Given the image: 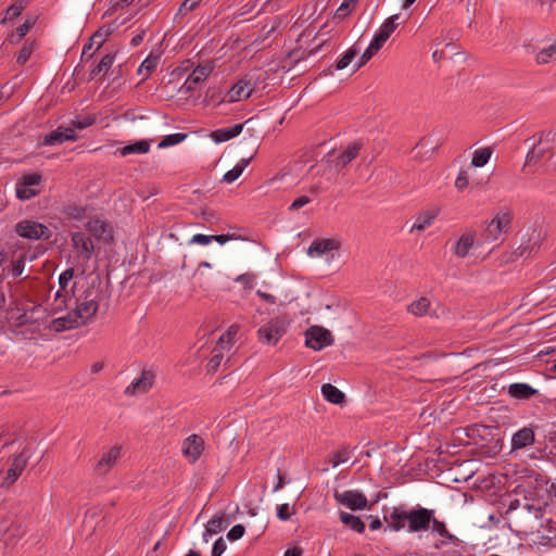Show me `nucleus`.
I'll return each instance as SVG.
<instances>
[{
  "instance_id": "32",
  "label": "nucleus",
  "mask_w": 556,
  "mask_h": 556,
  "mask_svg": "<svg viewBox=\"0 0 556 556\" xmlns=\"http://www.w3.org/2000/svg\"><path fill=\"white\" fill-rule=\"evenodd\" d=\"M228 525L224 515H215L206 525L203 536H212L223 531Z\"/></svg>"
},
{
  "instance_id": "17",
  "label": "nucleus",
  "mask_w": 556,
  "mask_h": 556,
  "mask_svg": "<svg viewBox=\"0 0 556 556\" xmlns=\"http://www.w3.org/2000/svg\"><path fill=\"white\" fill-rule=\"evenodd\" d=\"M121 456V447L113 446L104 452L94 465V472L99 476L106 475L113 468Z\"/></svg>"
},
{
  "instance_id": "62",
  "label": "nucleus",
  "mask_w": 556,
  "mask_h": 556,
  "mask_svg": "<svg viewBox=\"0 0 556 556\" xmlns=\"http://www.w3.org/2000/svg\"><path fill=\"white\" fill-rule=\"evenodd\" d=\"M226 543L223 538H219L215 541L213 548H212V555L211 556H222V554L226 551Z\"/></svg>"
},
{
  "instance_id": "5",
  "label": "nucleus",
  "mask_w": 556,
  "mask_h": 556,
  "mask_svg": "<svg viewBox=\"0 0 556 556\" xmlns=\"http://www.w3.org/2000/svg\"><path fill=\"white\" fill-rule=\"evenodd\" d=\"M288 324L282 317H275L257 330L258 341L263 344L275 345L287 331Z\"/></svg>"
},
{
  "instance_id": "51",
  "label": "nucleus",
  "mask_w": 556,
  "mask_h": 556,
  "mask_svg": "<svg viewBox=\"0 0 556 556\" xmlns=\"http://www.w3.org/2000/svg\"><path fill=\"white\" fill-rule=\"evenodd\" d=\"M293 514L294 509L289 504H281L277 506V516L280 520H288Z\"/></svg>"
},
{
  "instance_id": "58",
  "label": "nucleus",
  "mask_w": 556,
  "mask_h": 556,
  "mask_svg": "<svg viewBox=\"0 0 556 556\" xmlns=\"http://www.w3.org/2000/svg\"><path fill=\"white\" fill-rule=\"evenodd\" d=\"M66 296L61 293V290H59L55 293V304L52 308L53 313H58L66 308Z\"/></svg>"
},
{
  "instance_id": "29",
  "label": "nucleus",
  "mask_w": 556,
  "mask_h": 556,
  "mask_svg": "<svg viewBox=\"0 0 556 556\" xmlns=\"http://www.w3.org/2000/svg\"><path fill=\"white\" fill-rule=\"evenodd\" d=\"M475 236L473 233H464L455 244L454 253L458 257H466L473 247Z\"/></svg>"
},
{
  "instance_id": "57",
  "label": "nucleus",
  "mask_w": 556,
  "mask_h": 556,
  "mask_svg": "<svg viewBox=\"0 0 556 556\" xmlns=\"http://www.w3.org/2000/svg\"><path fill=\"white\" fill-rule=\"evenodd\" d=\"M33 53V46L29 45V46H24L20 52H18V55H17V59H16V62L18 64H25L28 59L30 58Z\"/></svg>"
},
{
  "instance_id": "50",
  "label": "nucleus",
  "mask_w": 556,
  "mask_h": 556,
  "mask_svg": "<svg viewBox=\"0 0 556 556\" xmlns=\"http://www.w3.org/2000/svg\"><path fill=\"white\" fill-rule=\"evenodd\" d=\"M468 184H469V176H468V173H467V170L462 169V170L458 173V176L456 177V180H455V188H456L458 191H464V190L468 187Z\"/></svg>"
},
{
  "instance_id": "7",
  "label": "nucleus",
  "mask_w": 556,
  "mask_h": 556,
  "mask_svg": "<svg viewBox=\"0 0 556 556\" xmlns=\"http://www.w3.org/2000/svg\"><path fill=\"white\" fill-rule=\"evenodd\" d=\"M332 343L333 337L331 332L324 327L312 326L305 331V344L315 351H320L332 345Z\"/></svg>"
},
{
  "instance_id": "41",
  "label": "nucleus",
  "mask_w": 556,
  "mask_h": 556,
  "mask_svg": "<svg viewBox=\"0 0 556 556\" xmlns=\"http://www.w3.org/2000/svg\"><path fill=\"white\" fill-rule=\"evenodd\" d=\"M399 17V14H394L387 18L384 23L380 26L378 34L381 35L386 40H388L391 34L396 29L399 25L396 22Z\"/></svg>"
},
{
  "instance_id": "21",
  "label": "nucleus",
  "mask_w": 556,
  "mask_h": 556,
  "mask_svg": "<svg viewBox=\"0 0 556 556\" xmlns=\"http://www.w3.org/2000/svg\"><path fill=\"white\" fill-rule=\"evenodd\" d=\"M153 374L151 371H142L141 377L132 381L125 390L128 395L146 393L153 384Z\"/></svg>"
},
{
  "instance_id": "30",
  "label": "nucleus",
  "mask_w": 556,
  "mask_h": 556,
  "mask_svg": "<svg viewBox=\"0 0 556 556\" xmlns=\"http://www.w3.org/2000/svg\"><path fill=\"white\" fill-rule=\"evenodd\" d=\"M406 510H401L399 508H394L389 516V519H386L388 521V528L392 531H401L405 528L406 519Z\"/></svg>"
},
{
  "instance_id": "26",
  "label": "nucleus",
  "mask_w": 556,
  "mask_h": 556,
  "mask_svg": "<svg viewBox=\"0 0 556 556\" xmlns=\"http://www.w3.org/2000/svg\"><path fill=\"white\" fill-rule=\"evenodd\" d=\"M362 144L359 142L350 143L346 149L339 155L336 167L343 168L349 165L359 153Z\"/></svg>"
},
{
  "instance_id": "18",
  "label": "nucleus",
  "mask_w": 556,
  "mask_h": 556,
  "mask_svg": "<svg viewBox=\"0 0 556 556\" xmlns=\"http://www.w3.org/2000/svg\"><path fill=\"white\" fill-rule=\"evenodd\" d=\"M86 229L96 240L108 242L113 238L109 224L99 217L90 218Z\"/></svg>"
},
{
  "instance_id": "64",
  "label": "nucleus",
  "mask_w": 556,
  "mask_h": 556,
  "mask_svg": "<svg viewBox=\"0 0 556 556\" xmlns=\"http://www.w3.org/2000/svg\"><path fill=\"white\" fill-rule=\"evenodd\" d=\"M24 266H25V262L23 258H18L16 261H14L12 264V269H11L12 276L13 277L21 276L24 270Z\"/></svg>"
},
{
  "instance_id": "1",
  "label": "nucleus",
  "mask_w": 556,
  "mask_h": 556,
  "mask_svg": "<svg viewBox=\"0 0 556 556\" xmlns=\"http://www.w3.org/2000/svg\"><path fill=\"white\" fill-rule=\"evenodd\" d=\"M544 240V233L536 227H528L520 231V242L518 247L501 256V264L517 262L519 258H528L538 253Z\"/></svg>"
},
{
  "instance_id": "34",
  "label": "nucleus",
  "mask_w": 556,
  "mask_h": 556,
  "mask_svg": "<svg viewBox=\"0 0 556 556\" xmlns=\"http://www.w3.org/2000/svg\"><path fill=\"white\" fill-rule=\"evenodd\" d=\"M253 159V155L250 157L241 159L230 170L226 172L223 181L227 184H232L235 180H237L241 174L243 173L244 168L249 165L250 161Z\"/></svg>"
},
{
  "instance_id": "60",
  "label": "nucleus",
  "mask_w": 556,
  "mask_h": 556,
  "mask_svg": "<svg viewBox=\"0 0 556 556\" xmlns=\"http://www.w3.org/2000/svg\"><path fill=\"white\" fill-rule=\"evenodd\" d=\"M386 41L387 40L381 35H379L377 33L375 35L374 39L371 40V42L369 43L368 48H369V50L377 53L381 49V47L384 45Z\"/></svg>"
},
{
  "instance_id": "49",
  "label": "nucleus",
  "mask_w": 556,
  "mask_h": 556,
  "mask_svg": "<svg viewBox=\"0 0 556 556\" xmlns=\"http://www.w3.org/2000/svg\"><path fill=\"white\" fill-rule=\"evenodd\" d=\"M356 0H344L342 4L337 9L334 17L344 18L355 7Z\"/></svg>"
},
{
  "instance_id": "19",
  "label": "nucleus",
  "mask_w": 556,
  "mask_h": 556,
  "mask_svg": "<svg viewBox=\"0 0 556 556\" xmlns=\"http://www.w3.org/2000/svg\"><path fill=\"white\" fill-rule=\"evenodd\" d=\"M77 139L73 127H58L43 138L45 146H55L65 141H75Z\"/></svg>"
},
{
  "instance_id": "23",
  "label": "nucleus",
  "mask_w": 556,
  "mask_h": 556,
  "mask_svg": "<svg viewBox=\"0 0 556 556\" xmlns=\"http://www.w3.org/2000/svg\"><path fill=\"white\" fill-rule=\"evenodd\" d=\"M243 124H236L229 127L219 128L211 132V139L216 143L228 141L242 132Z\"/></svg>"
},
{
  "instance_id": "40",
  "label": "nucleus",
  "mask_w": 556,
  "mask_h": 556,
  "mask_svg": "<svg viewBox=\"0 0 556 556\" xmlns=\"http://www.w3.org/2000/svg\"><path fill=\"white\" fill-rule=\"evenodd\" d=\"M430 526H431V529L433 532H437L440 536L444 538L446 541H450V542L457 541V538L447 530L445 523L443 521L438 520L434 516H433V519L431 520Z\"/></svg>"
},
{
  "instance_id": "39",
  "label": "nucleus",
  "mask_w": 556,
  "mask_h": 556,
  "mask_svg": "<svg viewBox=\"0 0 556 556\" xmlns=\"http://www.w3.org/2000/svg\"><path fill=\"white\" fill-rule=\"evenodd\" d=\"M553 61H556V41L541 49L535 55V62L541 65Z\"/></svg>"
},
{
  "instance_id": "43",
  "label": "nucleus",
  "mask_w": 556,
  "mask_h": 556,
  "mask_svg": "<svg viewBox=\"0 0 556 556\" xmlns=\"http://www.w3.org/2000/svg\"><path fill=\"white\" fill-rule=\"evenodd\" d=\"M430 306V301L427 298H420L419 300L413 302L408 306V311L415 316H424L427 314L428 308Z\"/></svg>"
},
{
  "instance_id": "6",
  "label": "nucleus",
  "mask_w": 556,
  "mask_h": 556,
  "mask_svg": "<svg viewBox=\"0 0 556 556\" xmlns=\"http://www.w3.org/2000/svg\"><path fill=\"white\" fill-rule=\"evenodd\" d=\"M434 511L425 507H417L412 510H406L407 531L410 533L428 531L430 529L431 520L433 519Z\"/></svg>"
},
{
  "instance_id": "9",
  "label": "nucleus",
  "mask_w": 556,
  "mask_h": 556,
  "mask_svg": "<svg viewBox=\"0 0 556 556\" xmlns=\"http://www.w3.org/2000/svg\"><path fill=\"white\" fill-rule=\"evenodd\" d=\"M30 453L27 447L23 448L17 455H15L12 459L11 466L7 471V476L2 481V486H10L13 484L18 477L22 475L24 469L27 466Z\"/></svg>"
},
{
  "instance_id": "33",
  "label": "nucleus",
  "mask_w": 556,
  "mask_h": 556,
  "mask_svg": "<svg viewBox=\"0 0 556 556\" xmlns=\"http://www.w3.org/2000/svg\"><path fill=\"white\" fill-rule=\"evenodd\" d=\"M340 521L357 533H363L365 531L364 521L359 517L350 513L341 511Z\"/></svg>"
},
{
  "instance_id": "36",
  "label": "nucleus",
  "mask_w": 556,
  "mask_h": 556,
  "mask_svg": "<svg viewBox=\"0 0 556 556\" xmlns=\"http://www.w3.org/2000/svg\"><path fill=\"white\" fill-rule=\"evenodd\" d=\"M115 59V53H106L102 56L100 62L90 71V76L97 77L101 74L105 75L112 67Z\"/></svg>"
},
{
  "instance_id": "11",
  "label": "nucleus",
  "mask_w": 556,
  "mask_h": 556,
  "mask_svg": "<svg viewBox=\"0 0 556 556\" xmlns=\"http://www.w3.org/2000/svg\"><path fill=\"white\" fill-rule=\"evenodd\" d=\"M205 442L202 437L191 434L182 442V455L190 462L195 463L204 451Z\"/></svg>"
},
{
  "instance_id": "61",
  "label": "nucleus",
  "mask_w": 556,
  "mask_h": 556,
  "mask_svg": "<svg viewBox=\"0 0 556 556\" xmlns=\"http://www.w3.org/2000/svg\"><path fill=\"white\" fill-rule=\"evenodd\" d=\"M41 180V176L38 175V174H28V175H25L21 181L24 182V185L26 186H30L31 188H35L36 186L39 185Z\"/></svg>"
},
{
  "instance_id": "59",
  "label": "nucleus",
  "mask_w": 556,
  "mask_h": 556,
  "mask_svg": "<svg viewBox=\"0 0 556 556\" xmlns=\"http://www.w3.org/2000/svg\"><path fill=\"white\" fill-rule=\"evenodd\" d=\"M202 0H185L179 7V13H187L193 11Z\"/></svg>"
},
{
  "instance_id": "28",
  "label": "nucleus",
  "mask_w": 556,
  "mask_h": 556,
  "mask_svg": "<svg viewBox=\"0 0 556 556\" xmlns=\"http://www.w3.org/2000/svg\"><path fill=\"white\" fill-rule=\"evenodd\" d=\"M438 214H439V208H432V210L420 213L416 217V222L412 226L410 231L425 230L427 227H429L432 224V222L437 218Z\"/></svg>"
},
{
  "instance_id": "8",
  "label": "nucleus",
  "mask_w": 556,
  "mask_h": 556,
  "mask_svg": "<svg viewBox=\"0 0 556 556\" xmlns=\"http://www.w3.org/2000/svg\"><path fill=\"white\" fill-rule=\"evenodd\" d=\"M15 231L20 237L37 240L48 239L51 232L47 226L34 220H22L16 224Z\"/></svg>"
},
{
  "instance_id": "10",
  "label": "nucleus",
  "mask_w": 556,
  "mask_h": 556,
  "mask_svg": "<svg viewBox=\"0 0 556 556\" xmlns=\"http://www.w3.org/2000/svg\"><path fill=\"white\" fill-rule=\"evenodd\" d=\"M334 498L338 503L344 505L351 510H359L367 507L366 496L357 490H348L344 492H336Z\"/></svg>"
},
{
  "instance_id": "46",
  "label": "nucleus",
  "mask_w": 556,
  "mask_h": 556,
  "mask_svg": "<svg viewBox=\"0 0 556 556\" xmlns=\"http://www.w3.org/2000/svg\"><path fill=\"white\" fill-rule=\"evenodd\" d=\"M187 135L181 132L172 134L168 136H165L157 144L160 149H164L177 143H180L186 139Z\"/></svg>"
},
{
  "instance_id": "37",
  "label": "nucleus",
  "mask_w": 556,
  "mask_h": 556,
  "mask_svg": "<svg viewBox=\"0 0 556 556\" xmlns=\"http://www.w3.org/2000/svg\"><path fill=\"white\" fill-rule=\"evenodd\" d=\"M239 331L238 325H231L226 332H224L218 341H217V349L219 350H230V348L233 344V338Z\"/></svg>"
},
{
  "instance_id": "2",
  "label": "nucleus",
  "mask_w": 556,
  "mask_h": 556,
  "mask_svg": "<svg viewBox=\"0 0 556 556\" xmlns=\"http://www.w3.org/2000/svg\"><path fill=\"white\" fill-rule=\"evenodd\" d=\"M533 143L526 155L523 168L538 164L545 154L549 157L556 156L554 148L549 147V143L556 141V132L553 130H542L536 132L533 137ZM527 139L526 142L530 141Z\"/></svg>"
},
{
  "instance_id": "27",
  "label": "nucleus",
  "mask_w": 556,
  "mask_h": 556,
  "mask_svg": "<svg viewBox=\"0 0 556 556\" xmlns=\"http://www.w3.org/2000/svg\"><path fill=\"white\" fill-rule=\"evenodd\" d=\"M151 142L152 140H139L135 143H130L117 149L116 153H119L122 156H127L130 154H146L150 151Z\"/></svg>"
},
{
  "instance_id": "20",
  "label": "nucleus",
  "mask_w": 556,
  "mask_h": 556,
  "mask_svg": "<svg viewBox=\"0 0 556 556\" xmlns=\"http://www.w3.org/2000/svg\"><path fill=\"white\" fill-rule=\"evenodd\" d=\"M81 325V320L77 318L74 312L67 313L65 316L54 318L49 328L56 332H62L71 329H75Z\"/></svg>"
},
{
  "instance_id": "53",
  "label": "nucleus",
  "mask_w": 556,
  "mask_h": 556,
  "mask_svg": "<svg viewBox=\"0 0 556 556\" xmlns=\"http://www.w3.org/2000/svg\"><path fill=\"white\" fill-rule=\"evenodd\" d=\"M74 278V268H67L59 277V286L61 290H65L70 281Z\"/></svg>"
},
{
  "instance_id": "25",
  "label": "nucleus",
  "mask_w": 556,
  "mask_h": 556,
  "mask_svg": "<svg viewBox=\"0 0 556 556\" xmlns=\"http://www.w3.org/2000/svg\"><path fill=\"white\" fill-rule=\"evenodd\" d=\"M508 395L516 400H528L538 394V390L528 383L517 382L508 387Z\"/></svg>"
},
{
  "instance_id": "24",
  "label": "nucleus",
  "mask_w": 556,
  "mask_h": 556,
  "mask_svg": "<svg viewBox=\"0 0 556 556\" xmlns=\"http://www.w3.org/2000/svg\"><path fill=\"white\" fill-rule=\"evenodd\" d=\"M534 442V432L531 428L523 427L511 437V448L520 450Z\"/></svg>"
},
{
  "instance_id": "15",
  "label": "nucleus",
  "mask_w": 556,
  "mask_h": 556,
  "mask_svg": "<svg viewBox=\"0 0 556 556\" xmlns=\"http://www.w3.org/2000/svg\"><path fill=\"white\" fill-rule=\"evenodd\" d=\"M74 249L86 261L92 257L94 245L92 239L81 231H75L71 235Z\"/></svg>"
},
{
  "instance_id": "55",
  "label": "nucleus",
  "mask_w": 556,
  "mask_h": 556,
  "mask_svg": "<svg viewBox=\"0 0 556 556\" xmlns=\"http://www.w3.org/2000/svg\"><path fill=\"white\" fill-rule=\"evenodd\" d=\"M245 529L242 525L233 526L227 533V538L230 541H237L243 536Z\"/></svg>"
},
{
  "instance_id": "31",
  "label": "nucleus",
  "mask_w": 556,
  "mask_h": 556,
  "mask_svg": "<svg viewBox=\"0 0 556 556\" xmlns=\"http://www.w3.org/2000/svg\"><path fill=\"white\" fill-rule=\"evenodd\" d=\"M161 55L159 53H150L141 63L138 68L139 75L142 79H147L151 73L156 68L160 62Z\"/></svg>"
},
{
  "instance_id": "22",
  "label": "nucleus",
  "mask_w": 556,
  "mask_h": 556,
  "mask_svg": "<svg viewBox=\"0 0 556 556\" xmlns=\"http://www.w3.org/2000/svg\"><path fill=\"white\" fill-rule=\"evenodd\" d=\"M252 91L251 81L242 78L228 91V101L238 102L244 100L251 96Z\"/></svg>"
},
{
  "instance_id": "56",
  "label": "nucleus",
  "mask_w": 556,
  "mask_h": 556,
  "mask_svg": "<svg viewBox=\"0 0 556 556\" xmlns=\"http://www.w3.org/2000/svg\"><path fill=\"white\" fill-rule=\"evenodd\" d=\"M255 275L254 274H251V273H247V274H242V275H239L235 281L236 282H239V283H242L244 286V288H252L253 287V283L255 281Z\"/></svg>"
},
{
  "instance_id": "3",
  "label": "nucleus",
  "mask_w": 556,
  "mask_h": 556,
  "mask_svg": "<svg viewBox=\"0 0 556 556\" xmlns=\"http://www.w3.org/2000/svg\"><path fill=\"white\" fill-rule=\"evenodd\" d=\"M513 222V213L509 208H500L493 218L486 223L482 232V238L486 242H494L500 239L502 233L508 232Z\"/></svg>"
},
{
  "instance_id": "42",
  "label": "nucleus",
  "mask_w": 556,
  "mask_h": 556,
  "mask_svg": "<svg viewBox=\"0 0 556 556\" xmlns=\"http://www.w3.org/2000/svg\"><path fill=\"white\" fill-rule=\"evenodd\" d=\"M491 155L492 150L490 148L478 149L473 153L471 165L475 167H482L489 162Z\"/></svg>"
},
{
  "instance_id": "16",
  "label": "nucleus",
  "mask_w": 556,
  "mask_h": 556,
  "mask_svg": "<svg viewBox=\"0 0 556 556\" xmlns=\"http://www.w3.org/2000/svg\"><path fill=\"white\" fill-rule=\"evenodd\" d=\"M213 71V65L211 63L199 64L191 74L187 77L186 81L181 86V90L186 93L195 89L197 85L204 81L211 72Z\"/></svg>"
},
{
  "instance_id": "4",
  "label": "nucleus",
  "mask_w": 556,
  "mask_h": 556,
  "mask_svg": "<svg viewBox=\"0 0 556 556\" xmlns=\"http://www.w3.org/2000/svg\"><path fill=\"white\" fill-rule=\"evenodd\" d=\"M99 294L92 289H87L78 298L76 308L73 311L81 325L88 324L99 309Z\"/></svg>"
},
{
  "instance_id": "52",
  "label": "nucleus",
  "mask_w": 556,
  "mask_h": 556,
  "mask_svg": "<svg viewBox=\"0 0 556 556\" xmlns=\"http://www.w3.org/2000/svg\"><path fill=\"white\" fill-rule=\"evenodd\" d=\"M96 122V117L94 116H91V115H88L81 119H77V121H74L72 123V126L74 128V131L76 129H85L89 126H91L93 123Z\"/></svg>"
},
{
  "instance_id": "14",
  "label": "nucleus",
  "mask_w": 556,
  "mask_h": 556,
  "mask_svg": "<svg viewBox=\"0 0 556 556\" xmlns=\"http://www.w3.org/2000/svg\"><path fill=\"white\" fill-rule=\"evenodd\" d=\"M212 265L207 261L199 263L197 269L193 273V291H210L213 286V276L206 273L204 269L211 268Z\"/></svg>"
},
{
  "instance_id": "48",
  "label": "nucleus",
  "mask_w": 556,
  "mask_h": 556,
  "mask_svg": "<svg viewBox=\"0 0 556 556\" xmlns=\"http://www.w3.org/2000/svg\"><path fill=\"white\" fill-rule=\"evenodd\" d=\"M223 351L224 350L217 349V346L214 349V355L212 356L207 364L208 371L214 372L218 369L224 358Z\"/></svg>"
},
{
  "instance_id": "44",
  "label": "nucleus",
  "mask_w": 556,
  "mask_h": 556,
  "mask_svg": "<svg viewBox=\"0 0 556 556\" xmlns=\"http://www.w3.org/2000/svg\"><path fill=\"white\" fill-rule=\"evenodd\" d=\"M358 50L355 47H351L345 54L337 61L336 68L338 71L346 68L354 58L357 55Z\"/></svg>"
},
{
  "instance_id": "63",
  "label": "nucleus",
  "mask_w": 556,
  "mask_h": 556,
  "mask_svg": "<svg viewBox=\"0 0 556 556\" xmlns=\"http://www.w3.org/2000/svg\"><path fill=\"white\" fill-rule=\"evenodd\" d=\"M212 242V238L211 236L208 235H203V233H197L194 235L189 243H197V244H201V245H206V244H210Z\"/></svg>"
},
{
  "instance_id": "38",
  "label": "nucleus",
  "mask_w": 556,
  "mask_h": 556,
  "mask_svg": "<svg viewBox=\"0 0 556 556\" xmlns=\"http://www.w3.org/2000/svg\"><path fill=\"white\" fill-rule=\"evenodd\" d=\"M115 30L114 24L100 27L90 38L96 43V50L100 49L108 40L109 36Z\"/></svg>"
},
{
  "instance_id": "13",
  "label": "nucleus",
  "mask_w": 556,
  "mask_h": 556,
  "mask_svg": "<svg viewBox=\"0 0 556 556\" xmlns=\"http://www.w3.org/2000/svg\"><path fill=\"white\" fill-rule=\"evenodd\" d=\"M41 311L40 305H34L29 308H13L10 311V319L14 320L17 327L31 325L38 321L39 317L36 315Z\"/></svg>"
},
{
  "instance_id": "54",
  "label": "nucleus",
  "mask_w": 556,
  "mask_h": 556,
  "mask_svg": "<svg viewBox=\"0 0 556 556\" xmlns=\"http://www.w3.org/2000/svg\"><path fill=\"white\" fill-rule=\"evenodd\" d=\"M22 10H23L22 4L13 3L12 5H10L7 9L5 17H4L3 22L14 20L15 17H17L21 14Z\"/></svg>"
},
{
  "instance_id": "47",
  "label": "nucleus",
  "mask_w": 556,
  "mask_h": 556,
  "mask_svg": "<svg viewBox=\"0 0 556 556\" xmlns=\"http://www.w3.org/2000/svg\"><path fill=\"white\" fill-rule=\"evenodd\" d=\"M65 213L70 219L80 220L87 216V207L79 205H70L66 207Z\"/></svg>"
},
{
  "instance_id": "35",
  "label": "nucleus",
  "mask_w": 556,
  "mask_h": 556,
  "mask_svg": "<svg viewBox=\"0 0 556 556\" xmlns=\"http://www.w3.org/2000/svg\"><path fill=\"white\" fill-rule=\"evenodd\" d=\"M324 397L332 404H341L344 401V393L331 383H325L321 387Z\"/></svg>"
},
{
  "instance_id": "45",
  "label": "nucleus",
  "mask_w": 556,
  "mask_h": 556,
  "mask_svg": "<svg viewBox=\"0 0 556 556\" xmlns=\"http://www.w3.org/2000/svg\"><path fill=\"white\" fill-rule=\"evenodd\" d=\"M38 193V190L31 188L30 186L24 185L23 181H18L16 184V197L21 200H28L35 197Z\"/></svg>"
},
{
  "instance_id": "12",
  "label": "nucleus",
  "mask_w": 556,
  "mask_h": 556,
  "mask_svg": "<svg viewBox=\"0 0 556 556\" xmlns=\"http://www.w3.org/2000/svg\"><path fill=\"white\" fill-rule=\"evenodd\" d=\"M341 243L334 238L315 239L312 241L307 249V254L311 257H320L332 251L339 250Z\"/></svg>"
}]
</instances>
